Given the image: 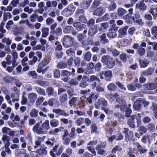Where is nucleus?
I'll list each match as a JSON object with an SVG mask.
<instances>
[{"label":"nucleus","instance_id":"obj_37","mask_svg":"<svg viewBox=\"0 0 157 157\" xmlns=\"http://www.w3.org/2000/svg\"><path fill=\"white\" fill-rule=\"evenodd\" d=\"M91 56V53L89 52H87L84 55V59L87 61H90Z\"/></svg>","mask_w":157,"mask_h":157},{"label":"nucleus","instance_id":"obj_26","mask_svg":"<svg viewBox=\"0 0 157 157\" xmlns=\"http://www.w3.org/2000/svg\"><path fill=\"white\" fill-rule=\"evenodd\" d=\"M145 86L149 90H153L156 88L155 84L151 83H147L144 84Z\"/></svg>","mask_w":157,"mask_h":157},{"label":"nucleus","instance_id":"obj_61","mask_svg":"<svg viewBox=\"0 0 157 157\" xmlns=\"http://www.w3.org/2000/svg\"><path fill=\"white\" fill-rule=\"evenodd\" d=\"M116 83L117 85L119 87L122 91H125L126 90V88L119 82H116Z\"/></svg>","mask_w":157,"mask_h":157},{"label":"nucleus","instance_id":"obj_41","mask_svg":"<svg viewBox=\"0 0 157 157\" xmlns=\"http://www.w3.org/2000/svg\"><path fill=\"white\" fill-rule=\"evenodd\" d=\"M67 94H64L62 95L60 97V101L61 102L64 103L67 100Z\"/></svg>","mask_w":157,"mask_h":157},{"label":"nucleus","instance_id":"obj_28","mask_svg":"<svg viewBox=\"0 0 157 157\" xmlns=\"http://www.w3.org/2000/svg\"><path fill=\"white\" fill-rule=\"evenodd\" d=\"M38 111L36 109H33L30 113V115L32 117H37L38 115Z\"/></svg>","mask_w":157,"mask_h":157},{"label":"nucleus","instance_id":"obj_62","mask_svg":"<svg viewBox=\"0 0 157 157\" xmlns=\"http://www.w3.org/2000/svg\"><path fill=\"white\" fill-rule=\"evenodd\" d=\"M19 3V0H13L11 2L10 4L14 7H16L17 6Z\"/></svg>","mask_w":157,"mask_h":157},{"label":"nucleus","instance_id":"obj_32","mask_svg":"<svg viewBox=\"0 0 157 157\" xmlns=\"http://www.w3.org/2000/svg\"><path fill=\"white\" fill-rule=\"evenodd\" d=\"M73 28L71 26H68L66 27L63 29V32L66 33H70L73 29Z\"/></svg>","mask_w":157,"mask_h":157},{"label":"nucleus","instance_id":"obj_34","mask_svg":"<svg viewBox=\"0 0 157 157\" xmlns=\"http://www.w3.org/2000/svg\"><path fill=\"white\" fill-rule=\"evenodd\" d=\"M137 150L140 154H143L146 152L147 150L143 147L140 145H139L137 146Z\"/></svg>","mask_w":157,"mask_h":157},{"label":"nucleus","instance_id":"obj_55","mask_svg":"<svg viewBox=\"0 0 157 157\" xmlns=\"http://www.w3.org/2000/svg\"><path fill=\"white\" fill-rule=\"evenodd\" d=\"M97 128L96 124L93 123L91 125V133H94L97 131Z\"/></svg>","mask_w":157,"mask_h":157},{"label":"nucleus","instance_id":"obj_33","mask_svg":"<svg viewBox=\"0 0 157 157\" xmlns=\"http://www.w3.org/2000/svg\"><path fill=\"white\" fill-rule=\"evenodd\" d=\"M116 3L113 0L109 6V10L110 11L114 10L116 8Z\"/></svg>","mask_w":157,"mask_h":157},{"label":"nucleus","instance_id":"obj_40","mask_svg":"<svg viewBox=\"0 0 157 157\" xmlns=\"http://www.w3.org/2000/svg\"><path fill=\"white\" fill-rule=\"evenodd\" d=\"M13 89L14 92L16 94V97L17 98L16 100L18 101L19 100V91L15 87H13Z\"/></svg>","mask_w":157,"mask_h":157},{"label":"nucleus","instance_id":"obj_20","mask_svg":"<svg viewBox=\"0 0 157 157\" xmlns=\"http://www.w3.org/2000/svg\"><path fill=\"white\" fill-rule=\"evenodd\" d=\"M110 58V57L109 56H103L101 58V61L104 64L106 65Z\"/></svg>","mask_w":157,"mask_h":157},{"label":"nucleus","instance_id":"obj_4","mask_svg":"<svg viewBox=\"0 0 157 157\" xmlns=\"http://www.w3.org/2000/svg\"><path fill=\"white\" fill-rule=\"evenodd\" d=\"M98 106L95 105L96 108V109H98L99 107H100V108L102 110H103V108L106 106L107 104V101L103 98L99 99L98 100Z\"/></svg>","mask_w":157,"mask_h":157},{"label":"nucleus","instance_id":"obj_9","mask_svg":"<svg viewBox=\"0 0 157 157\" xmlns=\"http://www.w3.org/2000/svg\"><path fill=\"white\" fill-rule=\"evenodd\" d=\"M37 94L35 93H31L28 94V98L30 102L34 103L37 98Z\"/></svg>","mask_w":157,"mask_h":157},{"label":"nucleus","instance_id":"obj_11","mask_svg":"<svg viewBox=\"0 0 157 157\" xmlns=\"http://www.w3.org/2000/svg\"><path fill=\"white\" fill-rule=\"evenodd\" d=\"M142 101H141V98H140L136 101L133 106V108L135 110H137L141 107Z\"/></svg>","mask_w":157,"mask_h":157},{"label":"nucleus","instance_id":"obj_44","mask_svg":"<svg viewBox=\"0 0 157 157\" xmlns=\"http://www.w3.org/2000/svg\"><path fill=\"white\" fill-rule=\"evenodd\" d=\"M10 139V137L6 134L4 135L2 137V140L4 143H6L7 142H9Z\"/></svg>","mask_w":157,"mask_h":157},{"label":"nucleus","instance_id":"obj_39","mask_svg":"<svg viewBox=\"0 0 157 157\" xmlns=\"http://www.w3.org/2000/svg\"><path fill=\"white\" fill-rule=\"evenodd\" d=\"M116 87V86L113 83H110L107 86L108 90L112 91L115 90Z\"/></svg>","mask_w":157,"mask_h":157},{"label":"nucleus","instance_id":"obj_23","mask_svg":"<svg viewBox=\"0 0 157 157\" xmlns=\"http://www.w3.org/2000/svg\"><path fill=\"white\" fill-rule=\"evenodd\" d=\"M75 9V6L72 4H70L67 6V8H66L63 10V12H66L68 10L74 11Z\"/></svg>","mask_w":157,"mask_h":157},{"label":"nucleus","instance_id":"obj_14","mask_svg":"<svg viewBox=\"0 0 157 157\" xmlns=\"http://www.w3.org/2000/svg\"><path fill=\"white\" fill-rule=\"evenodd\" d=\"M49 29L47 27H43L41 28L42 35V37H46L49 34Z\"/></svg>","mask_w":157,"mask_h":157},{"label":"nucleus","instance_id":"obj_22","mask_svg":"<svg viewBox=\"0 0 157 157\" xmlns=\"http://www.w3.org/2000/svg\"><path fill=\"white\" fill-rule=\"evenodd\" d=\"M129 136L128 134L125 135V140L126 141H128L132 140L133 135V132L132 131H130L129 132Z\"/></svg>","mask_w":157,"mask_h":157},{"label":"nucleus","instance_id":"obj_15","mask_svg":"<svg viewBox=\"0 0 157 157\" xmlns=\"http://www.w3.org/2000/svg\"><path fill=\"white\" fill-rule=\"evenodd\" d=\"M3 79L5 82L8 83H10L14 82L16 80L15 78L10 76H6L5 77H4L3 78Z\"/></svg>","mask_w":157,"mask_h":157},{"label":"nucleus","instance_id":"obj_2","mask_svg":"<svg viewBox=\"0 0 157 157\" xmlns=\"http://www.w3.org/2000/svg\"><path fill=\"white\" fill-rule=\"evenodd\" d=\"M63 44L66 48L69 47L73 44V38L67 36H65L63 38Z\"/></svg>","mask_w":157,"mask_h":157},{"label":"nucleus","instance_id":"obj_19","mask_svg":"<svg viewBox=\"0 0 157 157\" xmlns=\"http://www.w3.org/2000/svg\"><path fill=\"white\" fill-rule=\"evenodd\" d=\"M107 67L109 68H111L113 67L115 65L114 60L112 58L109 60L107 63L106 64Z\"/></svg>","mask_w":157,"mask_h":157},{"label":"nucleus","instance_id":"obj_31","mask_svg":"<svg viewBox=\"0 0 157 157\" xmlns=\"http://www.w3.org/2000/svg\"><path fill=\"white\" fill-rule=\"evenodd\" d=\"M154 69L153 68H149L148 70L143 71L142 72V73L144 75H149L151 74L152 72L153 71Z\"/></svg>","mask_w":157,"mask_h":157},{"label":"nucleus","instance_id":"obj_63","mask_svg":"<svg viewBox=\"0 0 157 157\" xmlns=\"http://www.w3.org/2000/svg\"><path fill=\"white\" fill-rule=\"evenodd\" d=\"M145 49L143 48H140L138 50V52L140 56L143 55L145 52Z\"/></svg>","mask_w":157,"mask_h":157},{"label":"nucleus","instance_id":"obj_12","mask_svg":"<svg viewBox=\"0 0 157 157\" xmlns=\"http://www.w3.org/2000/svg\"><path fill=\"white\" fill-rule=\"evenodd\" d=\"M72 150L68 147L67 148L65 151V153H63L61 155V157H69L72 154Z\"/></svg>","mask_w":157,"mask_h":157},{"label":"nucleus","instance_id":"obj_38","mask_svg":"<svg viewBox=\"0 0 157 157\" xmlns=\"http://www.w3.org/2000/svg\"><path fill=\"white\" fill-rule=\"evenodd\" d=\"M135 117H130L128 121V123L129 125L132 128H134V125L133 124V121L134 120Z\"/></svg>","mask_w":157,"mask_h":157},{"label":"nucleus","instance_id":"obj_24","mask_svg":"<svg viewBox=\"0 0 157 157\" xmlns=\"http://www.w3.org/2000/svg\"><path fill=\"white\" fill-rule=\"evenodd\" d=\"M104 13L102 8L99 7L96 9L94 13V15H101Z\"/></svg>","mask_w":157,"mask_h":157},{"label":"nucleus","instance_id":"obj_52","mask_svg":"<svg viewBox=\"0 0 157 157\" xmlns=\"http://www.w3.org/2000/svg\"><path fill=\"white\" fill-rule=\"evenodd\" d=\"M84 119L82 117H80L75 121V123L77 125L79 126L82 123Z\"/></svg>","mask_w":157,"mask_h":157},{"label":"nucleus","instance_id":"obj_13","mask_svg":"<svg viewBox=\"0 0 157 157\" xmlns=\"http://www.w3.org/2000/svg\"><path fill=\"white\" fill-rule=\"evenodd\" d=\"M52 112L57 114H59L60 115H63L64 117L67 116L68 115V114L66 113L63 110L60 109H54L52 110Z\"/></svg>","mask_w":157,"mask_h":157},{"label":"nucleus","instance_id":"obj_6","mask_svg":"<svg viewBox=\"0 0 157 157\" xmlns=\"http://www.w3.org/2000/svg\"><path fill=\"white\" fill-rule=\"evenodd\" d=\"M118 29L117 27H116L115 28L111 29L109 30V32L107 34L108 37L111 38H113L116 37L117 36V33L116 32Z\"/></svg>","mask_w":157,"mask_h":157},{"label":"nucleus","instance_id":"obj_43","mask_svg":"<svg viewBox=\"0 0 157 157\" xmlns=\"http://www.w3.org/2000/svg\"><path fill=\"white\" fill-rule=\"evenodd\" d=\"M33 9L32 8H30L29 6H27L24 9V11L27 13L29 14L31 13L33 11Z\"/></svg>","mask_w":157,"mask_h":157},{"label":"nucleus","instance_id":"obj_58","mask_svg":"<svg viewBox=\"0 0 157 157\" xmlns=\"http://www.w3.org/2000/svg\"><path fill=\"white\" fill-rule=\"evenodd\" d=\"M69 83L71 86H76L78 84V82L76 80L72 79L69 82Z\"/></svg>","mask_w":157,"mask_h":157},{"label":"nucleus","instance_id":"obj_5","mask_svg":"<svg viewBox=\"0 0 157 157\" xmlns=\"http://www.w3.org/2000/svg\"><path fill=\"white\" fill-rule=\"evenodd\" d=\"M45 138V136H38L37 139L35 141L34 147L35 148H38L41 144V142L44 141Z\"/></svg>","mask_w":157,"mask_h":157},{"label":"nucleus","instance_id":"obj_30","mask_svg":"<svg viewBox=\"0 0 157 157\" xmlns=\"http://www.w3.org/2000/svg\"><path fill=\"white\" fill-rule=\"evenodd\" d=\"M35 82L37 84L42 86H46L48 84V82L47 81H43L39 80H36Z\"/></svg>","mask_w":157,"mask_h":157},{"label":"nucleus","instance_id":"obj_3","mask_svg":"<svg viewBox=\"0 0 157 157\" xmlns=\"http://www.w3.org/2000/svg\"><path fill=\"white\" fill-rule=\"evenodd\" d=\"M116 101L119 104L116 105V107L119 108L121 111L124 110L126 105L125 100L122 98L118 97L116 99Z\"/></svg>","mask_w":157,"mask_h":157},{"label":"nucleus","instance_id":"obj_7","mask_svg":"<svg viewBox=\"0 0 157 157\" xmlns=\"http://www.w3.org/2000/svg\"><path fill=\"white\" fill-rule=\"evenodd\" d=\"M127 27H125L120 29L118 30V36L120 38L124 37L126 34Z\"/></svg>","mask_w":157,"mask_h":157},{"label":"nucleus","instance_id":"obj_50","mask_svg":"<svg viewBox=\"0 0 157 157\" xmlns=\"http://www.w3.org/2000/svg\"><path fill=\"white\" fill-rule=\"evenodd\" d=\"M75 129L74 127H73L71 128L70 132V137L71 138H74L75 135Z\"/></svg>","mask_w":157,"mask_h":157},{"label":"nucleus","instance_id":"obj_60","mask_svg":"<svg viewBox=\"0 0 157 157\" xmlns=\"http://www.w3.org/2000/svg\"><path fill=\"white\" fill-rule=\"evenodd\" d=\"M28 58L27 56H25L21 60V65L23 66H25L26 65L27 63L26 62L28 61Z\"/></svg>","mask_w":157,"mask_h":157},{"label":"nucleus","instance_id":"obj_48","mask_svg":"<svg viewBox=\"0 0 157 157\" xmlns=\"http://www.w3.org/2000/svg\"><path fill=\"white\" fill-rule=\"evenodd\" d=\"M38 16L35 14H33L30 16L29 20L32 22H34L36 21V19Z\"/></svg>","mask_w":157,"mask_h":157},{"label":"nucleus","instance_id":"obj_42","mask_svg":"<svg viewBox=\"0 0 157 157\" xmlns=\"http://www.w3.org/2000/svg\"><path fill=\"white\" fill-rule=\"evenodd\" d=\"M149 11V12L154 16V18L155 19L154 16L155 15L156 16L157 15V8L153 9H150Z\"/></svg>","mask_w":157,"mask_h":157},{"label":"nucleus","instance_id":"obj_27","mask_svg":"<svg viewBox=\"0 0 157 157\" xmlns=\"http://www.w3.org/2000/svg\"><path fill=\"white\" fill-rule=\"evenodd\" d=\"M140 65L141 67H147L148 64V62L146 59L140 60Z\"/></svg>","mask_w":157,"mask_h":157},{"label":"nucleus","instance_id":"obj_1","mask_svg":"<svg viewBox=\"0 0 157 157\" xmlns=\"http://www.w3.org/2000/svg\"><path fill=\"white\" fill-rule=\"evenodd\" d=\"M50 128L49 121L47 120L42 124L41 126L39 123H36L33 127V130L37 135L44 134L46 133L47 131Z\"/></svg>","mask_w":157,"mask_h":157},{"label":"nucleus","instance_id":"obj_49","mask_svg":"<svg viewBox=\"0 0 157 157\" xmlns=\"http://www.w3.org/2000/svg\"><path fill=\"white\" fill-rule=\"evenodd\" d=\"M89 81L90 82H94L95 81H99V79L95 75L91 76L89 79Z\"/></svg>","mask_w":157,"mask_h":157},{"label":"nucleus","instance_id":"obj_25","mask_svg":"<svg viewBox=\"0 0 157 157\" xmlns=\"http://www.w3.org/2000/svg\"><path fill=\"white\" fill-rule=\"evenodd\" d=\"M73 26L75 27L78 30H81V28H85L86 25L84 24H82L81 25L79 22H75L73 24Z\"/></svg>","mask_w":157,"mask_h":157},{"label":"nucleus","instance_id":"obj_54","mask_svg":"<svg viewBox=\"0 0 157 157\" xmlns=\"http://www.w3.org/2000/svg\"><path fill=\"white\" fill-rule=\"evenodd\" d=\"M126 12V10L122 8H120L118 10V13L119 15L122 16Z\"/></svg>","mask_w":157,"mask_h":157},{"label":"nucleus","instance_id":"obj_47","mask_svg":"<svg viewBox=\"0 0 157 157\" xmlns=\"http://www.w3.org/2000/svg\"><path fill=\"white\" fill-rule=\"evenodd\" d=\"M118 95L116 93L114 94H113L111 95L109 98V100L111 102H113L118 97Z\"/></svg>","mask_w":157,"mask_h":157},{"label":"nucleus","instance_id":"obj_53","mask_svg":"<svg viewBox=\"0 0 157 157\" xmlns=\"http://www.w3.org/2000/svg\"><path fill=\"white\" fill-rule=\"evenodd\" d=\"M88 150L92 153L94 155H96V153L95 151L94 148L93 147L90 146H88L87 147Z\"/></svg>","mask_w":157,"mask_h":157},{"label":"nucleus","instance_id":"obj_35","mask_svg":"<svg viewBox=\"0 0 157 157\" xmlns=\"http://www.w3.org/2000/svg\"><path fill=\"white\" fill-rule=\"evenodd\" d=\"M50 125L53 127H56L59 125V121L57 120L53 119L50 121Z\"/></svg>","mask_w":157,"mask_h":157},{"label":"nucleus","instance_id":"obj_17","mask_svg":"<svg viewBox=\"0 0 157 157\" xmlns=\"http://www.w3.org/2000/svg\"><path fill=\"white\" fill-rule=\"evenodd\" d=\"M1 108L2 109H6L5 112L6 113H11L12 109L11 107H7V105L6 103H3L1 106Z\"/></svg>","mask_w":157,"mask_h":157},{"label":"nucleus","instance_id":"obj_21","mask_svg":"<svg viewBox=\"0 0 157 157\" xmlns=\"http://www.w3.org/2000/svg\"><path fill=\"white\" fill-rule=\"evenodd\" d=\"M47 148V147H45L44 148L38 149L37 150L36 152L38 154L40 155H46L47 153L46 150Z\"/></svg>","mask_w":157,"mask_h":157},{"label":"nucleus","instance_id":"obj_36","mask_svg":"<svg viewBox=\"0 0 157 157\" xmlns=\"http://www.w3.org/2000/svg\"><path fill=\"white\" fill-rule=\"evenodd\" d=\"M100 37L101 38V40L102 41L103 44H105V43L108 42L109 40L105 39L106 36L105 33H103Z\"/></svg>","mask_w":157,"mask_h":157},{"label":"nucleus","instance_id":"obj_8","mask_svg":"<svg viewBox=\"0 0 157 157\" xmlns=\"http://www.w3.org/2000/svg\"><path fill=\"white\" fill-rule=\"evenodd\" d=\"M141 87V85L137 83L135 85L132 84H129L127 86V87L128 90L131 91H134L136 90V88H140Z\"/></svg>","mask_w":157,"mask_h":157},{"label":"nucleus","instance_id":"obj_51","mask_svg":"<svg viewBox=\"0 0 157 157\" xmlns=\"http://www.w3.org/2000/svg\"><path fill=\"white\" fill-rule=\"evenodd\" d=\"M55 135H56L59 132H62L64 130V128L63 127H60L58 128H55L54 129Z\"/></svg>","mask_w":157,"mask_h":157},{"label":"nucleus","instance_id":"obj_45","mask_svg":"<svg viewBox=\"0 0 157 157\" xmlns=\"http://www.w3.org/2000/svg\"><path fill=\"white\" fill-rule=\"evenodd\" d=\"M77 98L75 97L73 98L69 101V104L71 106H72L75 104L76 102Z\"/></svg>","mask_w":157,"mask_h":157},{"label":"nucleus","instance_id":"obj_64","mask_svg":"<svg viewBox=\"0 0 157 157\" xmlns=\"http://www.w3.org/2000/svg\"><path fill=\"white\" fill-rule=\"evenodd\" d=\"M130 44V42L127 39H124L123 40L122 44L124 46H126L129 45Z\"/></svg>","mask_w":157,"mask_h":157},{"label":"nucleus","instance_id":"obj_56","mask_svg":"<svg viewBox=\"0 0 157 157\" xmlns=\"http://www.w3.org/2000/svg\"><path fill=\"white\" fill-rule=\"evenodd\" d=\"M44 98L43 97H41L38 98L36 102V104L37 105H40L44 100Z\"/></svg>","mask_w":157,"mask_h":157},{"label":"nucleus","instance_id":"obj_29","mask_svg":"<svg viewBox=\"0 0 157 157\" xmlns=\"http://www.w3.org/2000/svg\"><path fill=\"white\" fill-rule=\"evenodd\" d=\"M12 15L10 12H4L3 13V21H6L8 18H12Z\"/></svg>","mask_w":157,"mask_h":157},{"label":"nucleus","instance_id":"obj_46","mask_svg":"<svg viewBox=\"0 0 157 157\" xmlns=\"http://www.w3.org/2000/svg\"><path fill=\"white\" fill-rule=\"evenodd\" d=\"M106 147L105 144L103 142H101L100 143V144H98L97 146L96 149L97 150V149H100L101 148H105Z\"/></svg>","mask_w":157,"mask_h":157},{"label":"nucleus","instance_id":"obj_10","mask_svg":"<svg viewBox=\"0 0 157 157\" xmlns=\"http://www.w3.org/2000/svg\"><path fill=\"white\" fill-rule=\"evenodd\" d=\"M105 78L106 81H110L111 78L112 76V72L111 71H106L104 73Z\"/></svg>","mask_w":157,"mask_h":157},{"label":"nucleus","instance_id":"obj_59","mask_svg":"<svg viewBox=\"0 0 157 157\" xmlns=\"http://www.w3.org/2000/svg\"><path fill=\"white\" fill-rule=\"evenodd\" d=\"M46 92L49 96L52 95L53 94V88L51 87L48 88L46 90Z\"/></svg>","mask_w":157,"mask_h":157},{"label":"nucleus","instance_id":"obj_16","mask_svg":"<svg viewBox=\"0 0 157 157\" xmlns=\"http://www.w3.org/2000/svg\"><path fill=\"white\" fill-rule=\"evenodd\" d=\"M96 27L94 25L91 26L89 29V31L88 33V34L90 36H92L94 35L97 32Z\"/></svg>","mask_w":157,"mask_h":157},{"label":"nucleus","instance_id":"obj_57","mask_svg":"<svg viewBox=\"0 0 157 157\" xmlns=\"http://www.w3.org/2000/svg\"><path fill=\"white\" fill-rule=\"evenodd\" d=\"M58 100L56 99L55 98H53L50 99L48 101V104L50 106H52L56 102H57Z\"/></svg>","mask_w":157,"mask_h":157},{"label":"nucleus","instance_id":"obj_18","mask_svg":"<svg viewBox=\"0 0 157 157\" xmlns=\"http://www.w3.org/2000/svg\"><path fill=\"white\" fill-rule=\"evenodd\" d=\"M136 8L142 10H145L147 8V6L145 4L142 2L136 4Z\"/></svg>","mask_w":157,"mask_h":157}]
</instances>
